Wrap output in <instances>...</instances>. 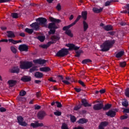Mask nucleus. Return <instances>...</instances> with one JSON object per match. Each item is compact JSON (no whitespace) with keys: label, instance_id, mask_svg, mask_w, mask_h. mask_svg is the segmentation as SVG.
Segmentation results:
<instances>
[{"label":"nucleus","instance_id":"45","mask_svg":"<svg viewBox=\"0 0 129 129\" xmlns=\"http://www.w3.org/2000/svg\"><path fill=\"white\" fill-rule=\"evenodd\" d=\"M124 95L129 98V88H126L125 90Z\"/></svg>","mask_w":129,"mask_h":129},{"label":"nucleus","instance_id":"46","mask_svg":"<svg viewBox=\"0 0 129 129\" xmlns=\"http://www.w3.org/2000/svg\"><path fill=\"white\" fill-rule=\"evenodd\" d=\"M55 104H56V107H58V108H61L62 106L61 102H58V101H55Z\"/></svg>","mask_w":129,"mask_h":129},{"label":"nucleus","instance_id":"63","mask_svg":"<svg viewBox=\"0 0 129 129\" xmlns=\"http://www.w3.org/2000/svg\"><path fill=\"white\" fill-rule=\"evenodd\" d=\"M123 112L125 113H129V108L124 109L123 110Z\"/></svg>","mask_w":129,"mask_h":129},{"label":"nucleus","instance_id":"17","mask_svg":"<svg viewBox=\"0 0 129 129\" xmlns=\"http://www.w3.org/2000/svg\"><path fill=\"white\" fill-rule=\"evenodd\" d=\"M30 125L31 126H32L33 128H35L36 127H38V126H44V124L43 123L36 122V123H31Z\"/></svg>","mask_w":129,"mask_h":129},{"label":"nucleus","instance_id":"36","mask_svg":"<svg viewBox=\"0 0 129 129\" xmlns=\"http://www.w3.org/2000/svg\"><path fill=\"white\" fill-rule=\"evenodd\" d=\"M92 60L90 59H85L82 60V64H87V63H91Z\"/></svg>","mask_w":129,"mask_h":129},{"label":"nucleus","instance_id":"51","mask_svg":"<svg viewBox=\"0 0 129 129\" xmlns=\"http://www.w3.org/2000/svg\"><path fill=\"white\" fill-rule=\"evenodd\" d=\"M66 80L69 81L70 82H74V79L73 78L71 77H66Z\"/></svg>","mask_w":129,"mask_h":129},{"label":"nucleus","instance_id":"4","mask_svg":"<svg viewBox=\"0 0 129 129\" xmlns=\"http://www.w3.org/2000/svg\"><path fill=\"white\" fill-rule=\"evenodd\" d=\"M69 53V50L67 48H61L56 54L57 57H65Z\"/></svg>","mask_w":129,"mask_h":129},{"label":"nucleus","instance_id":"7","mask_svg":"<svg viewBox=\"0 0 129 129\" xmlns=\"http://www.w3.org/2000/svg\"><path fill=\"white\" fill-rule=\"evenodd\" d=\"M67 47H69V50L70 51H72V50H75V51H77L80 49V47L76 46L75 44L73 43H69L66 44Z\"/></svg>","mask_w":129,"mask_h":129},{"label":"nucleus","instance_id":"39","mask_svg":"<svg viewBox=\"0 0 129 129\" xmlns=\"http://www.w3.org/2000/svg\"><path fill=\"white\" fill-rule=\"evenodd\" d=\"M81 107H82V104H80L78 105H77L74 107V110H76V111L79 110V109H80Z\"/></svg>","mask_w":129,"mask_h":129},{"label":"nucleus","instance_id":"22","mask_svg":"<svg viewBox=\"0 0 129 129\" xmlns=\"http://www.w3.org/2000/svg\"><path fill=\"white\" fill-rule=\"evenodd\" d=\"M39 70L41 72H49L51 71V69L49 67H42L39 68Z\"/></svg>","mask_w":129,"mask_h":129},{"label":"nucleus","instance_id":"44","mask_svg":"<svg viewBox=\"0 0 129 129\" xmlns=\"http://www.w3.org/2000/svg\"><path fill=\"white\" fill-rule=\"evenodd\" d=\"M34 71H38V70L37 69V67H33L29 70V72L30 73H33V72H34Z\"/></svg>","mask_w":129,"mask_h":129},{"label":"nucleus","instance_id":"32","mask_svg":"<svg viewBox=\"0 0 129 129\" xmlns=\"http://www.w3.org/2000/svg\"><path fill=\"white\" fill-rule=\"evenodd\" d=\"M25 31L26 33H28V34H29L31 35L34 33V29L27 28L25 29Z\"/></svg>","mask_w":129,"mask_h":129},{"label":"nucleus","instance_id":"1","mask_svg":"<svg viewBox=\"0 0 129 129\" xmlns=\"http://www.w3.org/2000/svg\"><path fill=\"white\" fill-rule=\"evenodd\" d=\"M49 19L51 23H49L47 26L48 29L50 30L48 34L49 35H54L56 33V29H58V27L56 25V24L61 23V20L57 19L52 17H49Z\"/></svg>","mask_w":129,"mask_h":129},{"label":"nucleus","instance_id":"58","mask_svg":"<svg viewBox=\"0 0 129 129\" xmlns=\"http://www.w3.org/2000/svg\"><path fill=\"white\" fill-rule=\"evenodd\" d=\"M56 10H57V11H61V5H60V4H57L56 7Z\"/></svg>","mask_w":129,"mask_h":129},{"label":"nucleus","instance_id":"21","mask_svg":"<svg viewBox=\"0 0 129 129\" xmlns=\"http://www.w3.org/2000/svg\"><path fill=\"white\" fill-rule=\"evenodd\" d=\"M7 33L8 34V38H16V35H15V33H14V32L12 31H7Z\"/></svg>","mask_w":129,"mask_h":129},{"label":"nucleus","instance_id":"3","mask_svg":"<svg viewBox=\"0 0 129 129\" xmlns=\"http://www.w3.org/2000/svg\"><path fill=\"white\" fill-rule=\"evenodd\" d=\"M33 67V63L30 61H23L20 62V69L27 70Z\"/></svg>","mask_w":129,"mask_h":129},{"label":"nucleus","instance_id":"27","mask_svg":"<svg viewBox=\"0 0 129 129\" xmlns=\"http://www.w3.org/2000/svg\"><path fill=\"white\" fill-rule=\"evenodd\" d=\"M104 29H105V31L108 32L109 31H112L113 28H112V26L108 25L104 27Z\"/></svg>","mask_w":129,"mask_h":129},{"label":"nucleus","instance_id":"15","mask_svg":"<svg viewBox=\"0 0 129 129\" xmlns=\"http://www.w3.org/2000/svg\"><path fill=\"white\" fill-rule=\"evenodd\" d=\"M106 115L110 116V117H114L116 115V113L114 111L109 110L108 112H106Z\"/></svg>","mask_w":129,"mask_h":129},{"label":"nucleus","instance_id":"16","mask_svg":"<svg viewBox=\"0 0 129 129\" xmlns=\"http://www.w3.org/2000/svg\"><path fill=\"white\" fill-rule=\"evenodd\" d=\"M60 37L59 35H52L50 38L51 41L54 44H55V43H56L57 41H59V40H60Z\"/></svg>","mask_w":129,"mask_h":129},{"label":"nucleus","instance_id":"41","mask_svg":"<svg viewBox=\"0 0 129 129\" xmlns=\"http://www.w3.org/2000/svg\"><path fill=\"white\" fill-rule=\"evenodd\" d=\"M120 67L121 68H124L126 66V62L125 61H121L119 62Z\"/></svg>","mask_w":129,"mask_h":129},{"label":"nucleus","instance_id":"62","mask_svg":"<svg viewBox=\"0 0 129 129\" xmlns=\"http://www.w3.org/2000/svg\"><path fill=\"white\" fill-rule=\"evenodd\" d=\"M74 89L75 91H76V92H78V93L81 92V90H82L81 88H75Z\"/></svg>","mask_w":129,"mask_h":129},{"label":"nucleus","instance_id":"8","mask_svg":"<svg viewBox=\"0 0 129 129\" xmlns=\"http://www.w3.org/2000/svg\"><path fill=\"white\" fill-rule=\"evenodd\" d=\"M19 50L20 52H28L29 46L26 44H21L19 47Z\"/></svg>","mask_w":129,"mask_h":129},{"label":"nucleus","instance_id":"42","mask_svg":"<svg viewBox=\"0 0 129 129\" xmlns=\"http://www.w3.org/2000/svg\"><path fill=\"white\" fill-rule=\"evenodd\" d=\"M82 16L81 15H79L78 16V17L76 18V20L72 23L73 25L74 26V25L76 24V23H77V22H78L79 21V20H80V19H81Z\"/></svg>","mask_w":129,"mask_h":129},{"label":"nucleus","instance_id":"61","mask_svg":"<svg viewBox=\"0 0 129 129\" xmlns=\"http://www.w3.org/2000/svg\"><path fill=\"white\" fill-rule=\"evenodd\" d=\"M52 44H54V42H52L51 40V41H49L47 44L46 45H47V47H49L52 45Z\"/></svg>","mask_w":129,"mask_h":129},{"label":"nucleus","instance_id":"20","mask_svg":"<svg viewBox=\"0 0 129 129\" xmlns=\"http://www.w3.org/2000/svg\"><path fill=\"white\" fill-rule=\"evenodd\" d=\"M44 76V74L43 73H41L40 72H37L34 74V77L35 78H43Z\"/></svg>","mask_w":129,"mask_h":129},{"label":"nucleus","instance_id":"37","mask_svg":"<svg viewBox=\"0 0 129 129\" xmlns=\"http://www.w3.org/2000/svg\"><path fill=\"white\" fill-rule=\"evenodd\" d=\"M70 116L71 121L72 122H75V121H76V117H75V116L70 114Z\"/></svg>","mask_w":129,"mask_h":129},{"label":"nucleus","instance_id":"52","mask_svg":"<svg viewBox=\"0 0 129 129\" xmlns=\"http://www.w3.org/2000/svg\"><path fill=\"white\" fill-rule=\"evenodd\" d=\"M61 129H69V128H68V126L67 125V124L64 123L61 126Z\"/></svg>","mask_w":129,"mask_h":129},{"label":"nucleus","instance_id":"33","mask_svg":"<svg viewBox=\"0 0 129 129\" xmlns=\"http://www.w3.org/2000/svg\"><path fill=\"white\" fill-rule=\"evenodd\" d=\"M82 17L83 19L85 20H86L87 19V11H84L82 12Z\"/></svg>","mask_w":129,"mask_h":129},{"label":"nucleus","instance_id":"9","mask_svg":"<svg viewBox=\"0 0 129 129\" xmlns=\"http://www.w3.org/2000/svg\"><path fill=\"white\" fill-rule=\"evenodd\" d=\"M34 63L35 64H39V65H44L47 62L46 60L42 59V58H39L33 60Z\"/></svg>","mask_w":129,"mask_h":129},{"label":"nucleus","instance_id":"60","mask_svg":"<svg viewBox=\"0 0 129 129\" xmlns=\"http://www.w3.org/2000/svg\"><path fill=\"white\" fill-rule=\"evenodd\" d=\"M62 82H63V83H64V84H66L67 85H69V84H70V82L68 81H66V80H62Z\"/></svg>","mask_w":129,"mask_h":129},{"label":"nucleus","instance_id":"30","mask_svg":"<svg viewBox=\"0 0 129 129\" xmlns=\"http://www.w3.org/2000/svg\"><path fill=\"white\" fill-rule=\"evenodd\" d=\"M74 26L73 23L71 24L70 25L68 26H66L63 27L62 30L63 31H66V32H67V31H69V29L71 28V27H73Z\"/></svg>","mask_w":129,"mask_h":129},{"label":"nucleus","instance_id":"10","mask_svg":"<svg viewBox=\"0 0 129 129\" xmlns=\"http://www.w3.org/2000/svg\"><path fill=\"white\" fill-rule=\"evenodd\" d=\"M39 25L40 24L38 22H34L30 25V27L33 29V31L34 30V31H39V30H40Z\"/></svg>","mask_w":129,"mask_h":129},{"label":"nucleus","instance_id":"43","mask_svg":"<svg viewBox=\"0 0 129 129\" xmlns=\"http://www.w3.org/2000/svg\"><path fill=\"white\" fill-rule=\"evenodd\" d=\"M10 49L14 54H17V48L14 46H11Z\"/></svg>","mask_w":129,"mask_h":129},{"label":"nucleus","instance_id":"35","mask_svg":"<svg viewBox=\"0 0 129 129\" xmlns=\"http://www.w3.org/2000/svg\"><path fill=\"white\" fill-rule=\"evenodd\" d=\"M65 34L69 36V37H71V38L73 37V33L71 32V30H67V31L65 32Z\"/></svg>","mask_w":129,"mask_h":129},{"label":"nucleus","instance_id":"56","mask_svg":"<svg viewBox=\"0 0 129 129\" xmlns=\"http://www.w3.org/2000/svg\"><path fill=\"white\" fill-rule=\"evenodd\" d=\"M1 112H6L7 111V109L4 107H2L0 108Z\"/></svg>","mask_w":129,"mask_h":129},{"label":"nucleus","instance_id":"26","mask_svg":"<svg viewBox=\"0 0 129 129\" xmlns=\"http://www.w3.org/2000/svg\"><path fill=\"white\" fill-rule=\"evenodd\" d=\"M8 83L9 84V85H10V86L13 87V86H15V85L17 84V82L16 80H10L8 81Z\"/></svg>","mask_w":129,"mask_h":129},{"label":"nucleus","instance_id":"38","mask_svg":"<svg viewBox=\"0 0 129 129\" xmlns=\"http://www.w3.org/2000/svg\"><path fill=\"white\" fill-rule=\"evenodd\" d=\"M81 53H83V51L82 50H79L76 51V57H80V55H81Z\"/></svg>","mask_w":129,"mask_h":129},{"label":"nucleus","instance_id":"48","mask_svg":"<svg viewBox=\"0 0 129 129\" xmlns=\"http://www.w3.org/2000/svg\"><path fill=\"white\" fill-rule=\"evenodd\" d=\"M54 115L56 116H60L62 114V112L59 111H56V112H54Z\"/></svg>","mask_w":129,"mask_h":129},{"label":"nucleus","instance_id":"11","mask_svg":"<svg viewBox=\"0 0 129 129\" xmlns=\"http://www.w3.org/2000/svg\"><path fill=\"white\" fill-rule=\"evenodd\" d=\"M46 115H47V114L45 111H40L37 114V117L38 119H43Z\"/></svg>","mask_w":129,"mask_h":129},{"label":"nucleus","instance_id":"57","mask_svg":"<svg viewBox=\"0 0 129 129\" xmlns=\"http://www.w3.org/2000/svg\"><path fill=\"white\" fill-rule=\"evenodd\" d=\"M40 108H41V106L38 105H34V109H35V110H39Z\"/></svg>","mask_w":129,"mask_h":129},{"label":"nucleus","instance_id":"47","mask_svg":"<svg viewBox=\"0 0 129 129\" xmlns=\"http://www.w3.org/2000/svg\"><path fill=\"white\" fill-rule=\"evenodd\" d=\"M27 92L25 91H21L19 95H20V96H25Z\"/></svg>","mask_w":129,"mask_h":129},{"label":"nucleus","instance_id":"31","mask_svg":"<svg viewBox=\"0 0 129 129\" xmlns=\"http://www.w3.org/2000/svg\"><path fill=\"white\" fill-rule=\"evenodd\" d=\"M37 40H39V41H40V42H44V41H45V39H46V37L45 36H38L37 37Z\"/></svg>","mask_w":129,"mask_h":129},{"label":"nucleus","instance_id":"14","mask_svg":"<svg viewBox=\"0 0 129 129\" xmlns=\"http://www.w3.org/2000/svg\"><path fill=\"white\" fill-rule=\"evenodd\" d=\"M31 80H32V78L29 76H24L21 78V81L23 82H30Z\"/></svg>","mask_w":129,"mask_h":129},{"label":"nucleus","instance_id":"50","mask_svg":"<svg viewBox=\"0 0 129 129\" xmlns=\"http://www.w3.org/2000/svg\"><path fill=\"white\" fill-rule=\"evenodd\" d=\"M8 41L10 42V43H12V44H14V45L17 44V40H14L13 39H8Z\"/></svg>","mask_w":129,"mask_h":129},{"label":"nucleus","instance_id":"19","mask_svg":"<svg viewBox=\"0 0 129 129\" xmlns=\"http://www.w3.org/2000/svg\"><path fill=\"white\" fill-rule=\"evenodd\" d=\"M10 73H16L17 74H19L20 73V69L19 67H14L10 70Z\"/></svg>","mask_w":129,"mask_h":129},{"label":"nucleus","instance_id":"54","mask_svg":"<svg viewBox=\"0 0 129 129\" xmlns=\"http://www.w3.org/2000/svg\"><path fill=\"white\" fill-rule=\"evenodd\" d=\"M57 78L58 79V81L60 82L63 81V79H64V78H63V76L62 75L57 76Z\"/></svg>","mask_w":129,"mask_h":129},{"label":"nucleus","instance_id":"6","mask_svg":"<svg viewBox=\"0 0 129 129\" xmlns=\"http://www.w3.org/2000/svg\"><path fill=\"white\" fill-rule=\"evenodd\" d=\"M17 120L19 124L22 125V126H27L28 125V123L24 121V118L22 116H18Z\"/></svg>","mask_w":129,"mask_h":129},{"label":"nucleus","instance_id":"59","mask_svg":"<svg viewBox=\"0 0 129 129\" xmlns=\"http://www.w3.org/2000/svg\"><path fill=\"white\" fill-rule=\"evenodd\" d=\"M106 91L105 89H102L99 90V92L101 94H103V93H105Z\"/></svg>","mask_w":129,"mask_h":129},{"label":"nucleus","instance_id":"23","mask_svg":"<svg viewBox=\"0 0 129 129\" xmlns=\"http://www.w3.org/2000/svg\"><path fill=\"white\" fill-rule=\"evenodd\" d=\"M92 11L95 14H99V13H101V12L103 11V8L98 9L97 8H93Z\"/></svg>","mask_w":129,"mask_h":129},{"label":"nucleus","instance_id":"34","mask_svg":"<svg viewBox=\"0 0 129 129\" xmlns=\"http://www.w3.org/2000/svg\"><path fill=\"white\" fill-rule=\"evenodd\" d=\"M115 0H110V1H107L105 3V7H108V6H110V4L112 3H115Z\"/></svg>","mask_w":129,"mask_h":129},{"label":"nucleus","instance_id":"28","mask_svg":"<svg viewBox=\"0 0 129 129\" xmlns=\"http://www.w3.org/2000/svg\"><path fill=\"white\" fill-rule=\"evenodd\" d=\"M124 54V51H120L117 53H116L115 57L116 58H121V57H122Z\"/></svg>","mask_w":129,"mask_h":129},{"label":"nucleus","instance_id":"49","mask_svg":"<svg viewBox=\"0 0 129 129\" xmlns=\"http://www.w3.org/2000/svg\"><path fill=\"white\" fill-rule=\"evenodd\" d=\"M122 105L123 106H124L125 107L128 106V102H127L126 101H124V102H122Z\"/></svg>","mask_w":129,"mask_h":129},{"label":"nucleus","instance_id":"40","mask_svg":"<svg viewBox=\"0 0 129 129\" xmlns=\"http://www.w3.org/2000/svg\"><path fill=\"white\" fill-rule=\"evenodd\" d=\"M11 17H12L13 19H18V18H19V14L17 13H12Z\"/></svg>","mask_w":129,"mask_h":129},{"label":"nucleus","instance_id":"24","mask_svg":"<svg viewBox=\"0 0 129 129\" xmlns=\"http://www.w3.org/2000/svg\"><path fill=\"white\" fill-rule=\"evenodd\" d=\"M82 103L85 107H90L91 106V105L87 103V101H86V99H83L82 100Z\"/></svg>","mask_w":129,"mask_h":129},{"label":"nucleus","instance_id":"2","mask_svg":"<svg viewBox=\"0 0 129 129\" xmlns=\"http://www.w3.org/2000/svg\"><path fill=\"white\" fill-rule=\"evenodd\" d=\"M115 43V40H106L101 45V51L102 52H107L109 51L112 46H113V44Z\"/></svg>","mask_w":129,"mask_h":129},{"label":"nucleus","instance_id":"25","mask_svg":"<svg viewBox=\"0 0 129 129\" xmlns=\"http://www.w3.org/2000/svg\"><path fill=\"white\" fill-rule=\"evenodd\" d=\"M83 29H84V32H86L87 31V29H88V23L86 22L85 21H83Z\"/></svg>","mask_w":129,"mask_h":129},{"label":"nucleus","instance_id":"53","mask_svg":"<svg viewBox=\"0 0 129 129\" xmlns=\"http://www.w3.org/2000/svg\"><path fill=\"white\" fill-rule=\"evenodd\" d=\"M78 83H79V84H80L83 87L85 88L86 87V85L85 84H84V82H83V81H81V80H79Z\"/></svg>","mask_w":129,"mask_h":129},{"label":"nucleus","instance_id":"13","mask_svg":"<svg viewBox=\"0 0 129 129\" xmlns=\"http://www.w3.org/2000/svg\"><path fill=\"white\" fill-rule=\"evenodd\" d=\"M109 124V122L107 121H104L100 122L99 125V128L98 129H104V127L105 126H107Z\"/></svg>","mask_w":129,"mask_h":129},{"label":"nucleus","instance_id":"55","mask_svg":"<svg viewBox=\"0 0 129 129\" xmlns=\"http://www.w3.org/2000/svg\"><path fill=\"white\" fill-rule=\"evenodd\" d=\"M128 117L126 115H122L120 117V120H123L124 119H126Z\"/></svg>","mask_w":129,"mask_h":129},{"label":"nucleus","instance_id":"29","mask_svg":"<svg viewBox=\"0 0 129 129\" xmlns=\"http://www.w3.org/2000/svg\"><path fill=\"white\" fill-rule=\"evenodd\" d=\"M88 122V120L87 119H85L84 118H80L78 121V123H81V124H83V123H86Z\"/></svg>","mask_w":129,"mask_h":129},{"label":"nucleus","instance_id":"12","mask_svg":"<svg viewBox=\"0 0 129 129\" xmlns=\"http://www.w3.org/2000/svg\"><path fill=\"white\" fill-rule=\"evenodd\" d=\"M103 103H98L94 105L93 109L94 110H101V109H103Z\"/></svg>","mask_w":129,"mask_h":129},{"label":"nucleus","instance_id":"64","mask_svg":"<svg viewBox=\"0 0 129 129\" xmlns=\"http://www.w3.org/2000/svg\"><path fill=\"white\" fill-rule=\"evenodd\" d=\"M73 129H84V128L82 126H79L78 127H75Z\"/></svg>","mask_w":129,"mask_h":129},{"label":"nucleus","instance_id":"5","mask_svg":"<svg viewBox=\"0 0 129 129\" xmlns=\"http://www.w3.org/2000/svg\"><path fill=\"white\" fill-rule=\"evenodd\" d=\"M36 22H39V25L40 26H42L43 27H44V28H47L48 25H47V19L44 18V17H40L36 20Z\"/></svg>","mask_w":129,"mask_h":129},{"label":"nucleus","instance_id":"18","mask_svg":"<svg viewBox=\"0 0 129 129\" xmlns=\"http://www.w3.org/2000/svg\"><path fill=\"white\" fill-rule=\"evenodd\" d=\"M112 106V105L111 104L107 103L105 105H104L103 104V110H104V111H106V110L110 109Z\"/></svg>","mask_w":129,"mask_h":129}]
</instances>
